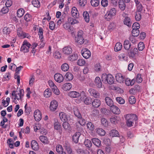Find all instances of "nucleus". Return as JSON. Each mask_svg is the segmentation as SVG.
Here are the masks:
<instances>
[{
    "label": "nucleus",
    "mask_w": 154,
    "mask_h": 154,
    "mask_svg": "<svg viewBox=\"0 0 154 154\" xmlns=\"http://www.w3.org/2000/svg\"><path fill=\"white\" fill-rule=\"evenodd\" d=\"M82 35V31H79L78 32L77 36L75 38V42L80 45L83 44L84 42V39Z\"/></svg>",
    "instance_id": "nucleus-6"
},
{
    "label": "nucleus",
    "mask_w": 154,
    "mask_h": 154,
    "mask_svg": "<svg viewBox=\"0 0 154 154\" xmlns=\"http://www.w3.org/2000/svg\"><path fill=\"white\" fill-rule=\"evenodd\" d=\"M138 51V49L137 48H131L129 50L127 51V53L130 58H134L135 57Z\"/></svg>",
    "instance_id": "nucleus-7"
},
{
    "label": "nucleus",
    "mask_w": 154,
    "mask_h": 154,
    "mask_svg": "<svg viewBox=\"0 0 154 154\" xmlns=\"http://www.w3.org/2000/svg\"><path fill=\"white\" fill-rule=\"evenodd\" d=\"M125 117L126 120L132 121L133 122H136L137 120V116L134 114H128L125 116Z\"/></svg>",
    "instance_id": "nucleus-8"
},
{
    "label": "nucleus",
    "mask_w": 154,
    "mask_h": 154,
    "mask_svg": "<svg viewBox=\"0 0 154 154\" xmlns=\"http://www.w3.org/2000/svg\"><path fill=\"white\" fill-rule=\"evenodd\" d=\"M60 119L62 121H66L68 120V116L63 112H61L59 114Z\"/></svg>",
    "instance_id": "nucleus-19"
},
{
    "label": "nucleus",
    "mask_w": 154,
    "mask_h": 154,
    "mask_svg": "<svg viewBox=\"0 0 154 154\" xmlns=\"http://www.w3.org/2000/svg\"><path fill=\"white\" fill-rule=\"evenodd\" d=\"M68 22L70 25H73L76 23H77V20L75 19H73L72 18H69L68 19Z\"/></svg>",
    "instance_id": "nucleus-49"
},
{
    "label": "nucleus",
    "mask_w": 154,
    "mask_h": 154,
    "mask_svg": "<svg viewBox=\"0 0 154 154\" xmlns=\"http://www.w3.org/2000/svg\"><path fill=\"white\" fill-rule=\"evenodd\" d=\"M93 144L97 147H99L101 145V142L100 140L96 138H93L92 139Z\"/></svg>",
    "instance_id": "nucleus-28"
},
{
    "label": "nucleus",
    "mask_w": 154,
    "mask_h": 154,
    "mask_svg": "<svg viewBox=\"0 0 154 154\" xmlns=\"http://www.w3.org/2000/svg\"><path fill=\"white\" fill-rule=\"evenodd\" d=\"M43 29L41 27H40L39 29V31L38 34L39 35L40 39L44 38V36L43 35Z\"/></svg>",
    "instance_id": "nucleus-55"
},
{
    "label": "nucleus",
    "mask_w": 154,
    "mask_h": 154,
    "mask_svg": "<svg viewBox=\"0 0 154 154\" xmlns=\"http://www.w3.org/2000/svg\"><path fill=\"white\" fill-rule=\"evenodd\" d=\"M109 135L112 137H118L119 135L118 131L115 129L111 130L109 132Z\"/></svg>",
    "instance_id": "nucleus-25"
},
{
    "label": "nucleus",
    "mask_w": 154,
    "mask_h": 154,
    "mask_svg": "<svg viewBox=\"0 0 154 154\" xmlns=\"http://www.w3.org/2000/svg\"><path fill=\"white\" fill-rule=\"evenodd\" d=\"M24 19L26 21L28 22L31 19V16L29 14H27L24 16Z\"/></svg>",
    "instance_id": "nucleus-60"
},
{
    "label": "nucleus",
    "mask_w": 154,
    "mask_h": 154,
    "mask_svg": "<svg viewBox=\"0 0 154 154\" xmlns=\"http://www.w3.org/2000/svg\"><path fill=\"white\" fill-rule=\"evenodd\" d=\"M105 100L106 104L110 107L114 105L113 101L109 97H106L105 98Z\"/></svg>",
    "instance_id": "nucleus-27"
},
{
    "label": "nucleus",
    "mask_w": 154,
    "mask_h": 154,
    "mask_svg": "<svg viewBox=\"0 0 154 154\" xmlns=\"http://www.w3.org/2000/svg\"><path fill=\"white\" fill-rule=\"evenodd\" d=\"M72 52V49L69 46L64 47L63 49V53L66 55H68L71 54Z\"/></svg>",
    "instance_id": "nucleus-14"
},
{
    "label": "nucleus",
    "mask_w": 154,
    "mask_h": 154,
    "mask_svg": "<svg viewBox=\"0 0 154 154\" xmlns=\"http://www.w3.org/2000/svg\"><path fill=\"white\" fill-rule=\"evenodd\" d=\"M78 11L76 8L75 7H73L72 9L71 14L72 16L74 17H77L78 16Z\"/></svg>",
    "instance_id": "nucleus-30"
},
{
    "label": "nucleus",
    "mask_w": 154,
    "mask_h": 154,
    "mask_svg": "<svg viewBox=\"0 0 154 154\" xmlns=\"http://www.w3.org/2000/svg\"><path fill=\"white\" fill-rule=\"evenodd\" d=\"M34 116L36 121H40L42 118V114L40 111L38 109L35 110L34 112Z\"/></svg>",
    "instance_id": "nucleus-11"
},
{
    "label": "nucleus",
    "mask_w": 154,
    "mask_h": 154,
    "mask_svg": "<svg viewBox=\"0 0 154 154\" xmlns=\"http://www.w3.org/2000/svg\"><path fill=\"white\" fill-rule=\"evenodd\" d=\"M103 143L107 146H109L111 144V141L109 138H106L104 139Z\"/></svg>",
    "instance_id": "nucleus-63"
},
{
    "label": "nucleus",
    "mask_w": 154,
    "mask_h": 154,
    "mask_svg": "<svg viewBox=\"0 0 154 154\" xmlns=\"http://www.w3.org/2000/svg\"><path fill=\"white\" fill-rule=\"evenodd\" d=\"M102 80L105 83L109 84H112L114 81V79L112 75L110 74L106 75V74H103L102 75Z\"/></svg>",
    "instance_id": "nucleus-1"
},
{
    "label": "nucleus",
    "mask_w": 154,
    "mask_h": 154,
    "mask_svg": "<svg viewBox=\"0 0 154 154\" xmlns=\"http://www.w3.org/2000/svg\"><path fill=\"white\" fill-rule=\"evenodd\" d=\"M135 36H134L133 35L130 36L129 37V39L130 40L131 42L132 43L134 44H136L137 43V40H136L135 38L134 37Z\"/></svg>",
    "instance_id": "nucleus-64"
},
{
    "label": "nucleus",
    "mask_w": 154,
    "mask_h": 154,
    "mask_svg": "<svg viewBox=\"0 0 154 154\" xmlns=\"http://www.w3.org/2000/svg\"><path fill=\"white\" fill-rule=\"evenodd\" d=\"M80 136V133L77 132L73 135L72 139L75 143H77L78 142L79 138Z\"/></svg>",
    "instance_id": "nucleus-31"
},
{
    "label": "nucleus",
    "mask_w": 154,
    "mask_h": 154,
    "mask_svg": "<svg viewBox=\"0 0 154 154\" xmlns=\"http://www.w3.org/2000/svg\"><path fill=\"white\" fill-rule=\"evenodd\" d=\"M141 18V12L136 11L135 13V18L137 21L140 20Z\"/></svg>",
    "instance_id": "nucleus-47"
},
{
    "label": "nucleus",
    "mask_w": 154,
    "mask_h": 154,
    "mask_svg": "<svg viewBox=\"0 0 154 154\" xmlns=\"http://www.w3.org/2000/svg\"><path fill=\"white\" fill-rule=\"evenodd\" d=\"M136 81L138 83H141L142 81V78H141V75L140 74H138L136 77Z\"/></svg>",
    "instance_id": "nucleus-59"
},
{
    "label": "nucleus",
    "mask_w": 154,
    "mask_h": 154,
    "mask_svg": "<svg viewBox=\"0 0 154 154\" xmlns=\"http://www.w3.org/2000/svg\"><path fill=\"white\" fill-rule=\"evenodd\" d=\"M119 6L120 9L124 11L126 8V5L123 0H120L119 2Z\"/></svg>",
    "instance_id": "nucleus-24"
},
{
    "label": "nucleus",
    "mask_w": 154,
    "mask_h": 154,
    "mask_svg": "<svg viewBox=\"0 0 154 154\" xmlns=\"http://www.w3.org/2000/svg\"><path fill=\"white\" fill-rule=\"evenodd\" d=\"M138 49L140 51H142L144 48V45L143 42H140L138 45Z\"/></svg>",
    "instance_id": "nucleus-57"
},
{
    "label": "nucleus",
    "mask_w": 154,
    "mask_h": 154,
    "mask_svg": "<svg viewBox=\"0 0 154 154\" xmlns=\"http://www.w3.org/2000/svg\"><path fill=\"white\" fill-rule=\"evenodd\" d=\"M73 109L74 114L79 119L78 122L79 124L82 126L85 125L86 124L85 120L82 118L79 109L76 108H75Z\"/></svg>",
    "instance_id": "nucleus-2"
},
{
    "label": "nucleus",
    "mask_w": 154,
    "mask_h": 154,
    "mask_svg": "<svg viewBox=\"0 0 154 154\" xmlns=\"http://www.w3.org/2000/svg\"><path fill=\"white\" fill-rule=\"evenodd\" d=\"M58 106L57 102L55 100L52 101L50 103V109L51 111H54L57 109Z\"/></svg>",
    "instance_id": "nucleus-15"
},
{
    "label": "nucleus",
    "mask_w": 154,
    "mask_h": 154,
    "mask_svg": "<svg viewBox=\"0 0 154 154\" xmlns=\"http://www.w3.org/2000/svg\"><path fill=\"white\" fill-rule=\"evenodd\" d=\"M84 144L88 148L91 147L92 145L91 142L88 139L85 140L84 142Z\"/></svg>",
    "instance_id": "nucleus-44"
},
{
    "label": "nucleus",
    "mask_w": 154,
    "mask_h": 154,
    "mask_svg": "<svg viewBox=\"0 0 154 154\" xmlns=\"http://www.w3.org/2000/svg\"><path fill=\"white\" fill-rule=\"evenodd\" d=\"M116 9L114 8H112L106 14L104 18L107 21H109L116 15Z\"/></svg>",
    "instance_id": "nucleus-3"
},
{
    "label": "nucleus",
    "mask_w": 154,
    "mask_h": 154,
    "mask_svg": "<svg viewBox=\"0 0 154 154\" xmlns=\"http://www.w3.org/2000/svg\"><path fill=\"white\" fill-rule=\"evenodd\" d=\"M87 126L88 128L91 131H93L94 129V125L91 122H88L87 123Z\"/></svg>",
    "instance_id": "nucleus-52"
},
{
    "label": "nucleus",
    "mask_w": 154,
    "mask_h": 154,
    "mask_svg": "<svg viewBox=\"0 0 154 154\" xmlns=\"http://www.w3.org/2000/svg\"><path fill=\"white\" fill-rule=\"evenodd\" d=\"M101 104V101L99 99H94L92 102V105L94 108H98Z\"/></svg>",
    "instance_id": "nucleus-18"
},
{
    "label": "nucleus",
    "mask_w": 154,
    "mask_h": 154,
    "mask_svg": "<svg viewBox=\"0 0 154 154\" xmlns=\"http://www.w3.org/2000/svg\"><path fill=\"white\" fill-rule=\"evenodd\" d=\"M128 101L129 103L131 104H133L135 103L136 102L135 97L133 96H130L128 98Z\"/></svg>",
    "instance_id": "nucleus-51"
},
{
    "label": "nucleus",
    "mask_w": 154,
    "mask_h": 154,
    "mask_svg": "<svg viewBox=\"0 0 154 154\" xmlns=\"http://www.w3.org/2000/svg\"><path fill=\"white\" fill-rule=\"evenodd\" d=\"M97 133L100 136H104L105 134V131L102 128H99L97 129Z\"/></svg>",
    "instance_id": "nucleus-43"
},
{
    "label": "nucleus",
    "mask_w": 154,
    "mask_h": 154,
    "mask_svg": "<svg viewBox=\"0 0 154 154\" xmlns=\"http://www.w3.org/2000/svg\"><path fill=\"white\" fill-rule=\"evenodd\" d=\"M31 46V44L28 42L24 41L20 48V51L23 53H27L29 51V48Z\"/></svg>",
    "instance_id": "nucleus-5"
},
{
    "label": "nucleus",
    "mask_w": 154,
    "mask_h": 154,
    "mask_svg": "<svg viewBox=\"0 0 154 154\" xmlns=\"http://www.w3.org/2000/svg\"><path fill=\"white\" fill-rule=\"evenodd\" d=\"M12 95L14 96L15 97L14 100L16 99L18 100L21 99L23 96V89H17L16 91H13L12 93Z\"/></svg>",
    "instance_id": "nucleus-4"
},
{
    "label": "nucleus",
    "mask_w": 154,
    "mask_h": 154,
    "mask_svg": "<svg viewBox=\"0 0 154 154\" xmlns=\"http://www.w3.org/2000/svg\"><path fill=\"white\" fill-rule=\"evenodd\" d=\"M82 55L86 59L89 58L91 56V53L89 50L87 48H85L82 51Z\"/></svg>",
    "instance_id": "nucleus-13"
},
{
    "label": "nucleus",
    "mask_w": 154,
    "mask_h": 154,
    "mask_svg": "<svg viewBox=\"0 0 154 154\" xmlns=\"http://www.w3.org/2000/svg\"><path fill=\"white\" fill-rule=\"evenodd\" d=\"M122 48V44L120 42H117L116 44L114 50L116 51H120Z\"/></svg>",
    "instance_id": "nucleus-35"
},
{
    "label": "nucleus",
    "mask_w": 154,
    "mask_h": 154,
    "mask_svg": "<svg viewBox=\"0 0 154 154\" xmlns=\"http://www.w3.org/2000/svg\"><path fill=\"white\" fill-rule=\"evenodd\" d=\"M131 32L133 34L132 35L135 37L137 36L140 34V31L139 29H133L132 30Z\"/></svg>",
    "instance_id": "nucleus-58"
},
{
    "label": "nucleus",
    "mask_w": 154,
    "mask_h": 154,
    "mask_svg": "<svg viewBox=\"0 0 154 154\" xmlns=\"http://www.w3.org/2000/svg\"><path fill=\"white\" fill-rule=\"evenodd\" d=\"M40 141L43 143H46L47 142L48 139L47 137L44 136H41L39 137Z\"/></svg>",
    "instance_id": "nucleus-53"
},
{
    "label": "nucleus",
    "mask_w": 154,
    "mask_h": 154,
    "mask_svg": "<svg viewBox=\"0 0 154 154\" xmlns=\"http://www.w3.org/2000/svg\"><path fill=\"white\" fill-rule=\"evenodd\" d=\"M54 78L55 80L58 83H61L63 80L64 78L63 76L61 74L58 73L55 74Z\"/></svg>",
    "instance_id": "nucleus-12"
},
{
    "label": "nucleus",
    "mask_w": 154,
    "mask_h": 154,
    "mask_svg": "<svg viewBox=\"0 0 154 154\" xmlns=\"http://www.w3.org/2000/svg\"><path fill=\"white\" fill-rule=\"evenodd\" d=\"M101 122L103 126L105 127H106L108 125V123L107 120L104 118H102L101 120Z\"/></svg>",
    "instance_id": "nucleus-45"
},
{
    "label": "nucleus",
    "mask_w": 154,
    "mask_h": 154,
    "mask_svg": "<svg viewBox=\"0 0 154 154\" xmlns=\"http://www.w3.org/2000/svg\"><path fill=\"white\" fill-rule=\"evenodd\" d=\"M117 101L120 104H123L125 102V100L121 97H117L116 98Z\"/></svg>",
    "instance_id": "nucleus-61"
},
{
    "label": "nucleus",
    "mask_w": 154,
    "mask_h": 154,
    "mask_svg": "<svg viewBox=\"0 0 154 154\" xmlns=\"http://www.w3.org/2000/svg\"><path fill=\"white\" fill-rule=\"evenodd\" d=\"M77 64L81 66H84L85 63V62L83 59H79L77 62Z\"/></svg>",
    "instance_id": "nucleus-56"
},
{
    "label": "nucleus",
    "mask_w": 154,
    "mask_h": 154,
    "mask_svg": "<svg viewBox=\"0 0 154 154\" xmlns=\"http://www.w3.org/2000/svg\"><path fill=\"white\" fill-rule=\"evenodd\" d=\"M62 70L66 72L69 69V66L68 64L67 63H63L61 66Z\"/></svg>",
    "instance_id": "nucleus-48"
},
{
    "label": "nucleus",
    "mask_w": 154,
    "mask_h": 154,
    "mask_svg": "<svg viewBox=\"0 0 154 154\" xmlns=\"http://www.w3.org/2000/svg\"><path fill=\"white\" fill-rule=\"evenodd\" d=\"M131 44L128 40H126L124 42V47L126 50L128 51L130 49Z\"/></svg>",
    "instance_id": "nucleus-26"
},
{
    "label": "nucleus",
    "mask_w": 154,
    "mask_h": 154,
    "mask_svg": "<svg viewBox=\"0 0 154 154\" xmlns=\"http://www.w3.org/2000/svg\"><path fill=\"white\" fill-rule=\"evenodd\" d=\"M24 13V11L22 8L19 9L17 12V16L19 17H21Z\"/></svg>",
    "instance_id": "nucleus-39"
},
{
    "label": "nucleus",
    "mask_w": 154,
    "mask_h": 154,
    "mask_svg": "<svg viewBox=\"0 0 154 154\" xmlns=\"http://www.w3.org/2000/svg\"><path fill=\"white\" fill-rule=\"evenodd\" d=\"M32 4L34 7L37 8L40 6V2L38 0H33L32 1Z\"/></svg>",
    "instance_id": "nucleus-46"
},
{
    "label": "nucleus",
    "mask_w": 154,
    "mask_h": 154,
    "mask_svg": "<svg viewBox=\"0 0 154 154\" xmlns=\"http://www.w3.org/2000/svg\"><path fill=\"white\" fill-rule=\"evenodd\" d=\"M62 126L64 129L65 130H69L70 128L69 124L66 122H64L63 123Z\"/></svg>",
    "instance_id": "nucleus-50"
},
{
    "label": "nucleus",
    "mask_w": 154,
    "mask_h": 154,
    "mask_svg": "<svg viewBox=\"0 0 154 154\" xmlns=\"http://www.w3.org/2000/svg\"><path fill=\"white\" fill-rule=\"evenodd\" d=\"M88 91L91 95L95 98H98L100 97V94L94 89L90 88Z\"/></svg>",
    "instance_id": "nucleus-10"
},
{
    "label": "nucleus",
    "mask_w": 154,
    "mask_h": 154,
    "mask_svg": "<svg viewBox=\"0 0 154 154\" xmlns=\"http://www.w3.org/2000/svg\"><path fill=\"white\" fill-rule=\"evenodd\" d=\"M31 144L32 148L33 150H37L38 149V144L35 140H32L31 142Z\"/></svg>",
    "instance_id": "nucleus-22"
},
{
    "label": "nucleus",
    "mask_w": 154,
    "mask_h": 154,
    "mask_svg": "<svg viewBox=\"0 0 154 154\" xmlns=\"http://www.w3.org/2000/svg\"><path fill=\"white\" fill-rule=\"evenodd\" d=\"M11 32L9 28L7 27H5L3 29V32L4 35H8Z\"/></svg>",
    "instance_id": "nucleus-36"
},
{
    "label": "nucleus",
    "mask_w": 154,
    "mask_h": 154,
    "mask_svg": "<svg viewBox=\"0 0 154 154\" xmlns=\"http://www.w3.org/2000/svg\"><path fill=\"white\" fill-rule=\"evenodd\" d=\"M110 109L113 113L116 114H119L120 112V111L119 108L114 105L111 107Z\"/></svg>",
    "instance_id": "nucleus-21"
},
{
    "label": "nucleus",
    "mask_w": 154,
    "mask_h": 154,
    "mask_svg": "<svg viewBox=\"0 0 154 154\" xmlns=\"http://www.w3.org/2000/svg\"><path fill=\"white\" fill-rule=\"evenodd\" d=\"M123 22L125 24L129 27L131 26V22L130 18L128 17H126L124 19Z\"/></svg>",
    "instance_id": "nucleus-33"
},
{
    "label": "nucleus",
    "mask_w": 154,
    "mask_h": 154,
    "mask_svg": "<svg viewBox=\"0 0 154 154\" xmlns=\"http://www.w3.org/2000/svg\"><path fill=\"white\" fill-rule=\"evenodd\" d=\"M72 87V84L69 83H66L63 85L62 87V89L65 91L69 90Z\"/></svg>",
    "instance_id": "nucleus-29"
},
{
    "label": "nucleus",
    "mask_w": 154,
    "mask_h": 154,
    "mask_svg": "<svg viewBox=\"0 0 154 154\" xmlns=\"http://www.w3.org/2000/svg\"><path fill=\"white\" fill-rule=\"evenodd\" d=\"M68 95L72 98H77L80 96V94L78 92L75 91H71L68 93Z\"/></svg>",
    "instance_id": "nucleus-20"
},
{
    "label": "nucleus",
    "mask_w": 154,
    "mask_h": 154,
    "mask_svg": "<svg viewBox=\"0 0 154 154\" xmlns=\"http://www.w3.org/2000/svg\"><path fill=\"white\" fill-rule=\"evenodd\" d=\"M115 77L116 79L118 82L120 83L124 82L125 78L120 73L117 74Z\"/></svg>",
    "instance_id": "nucleus-16"
},
{
    "label": "nucleus",
    "mask_w": 154,
    "mask_h": 154,
    "mask_svg": "<svg viewBox=\"0 0 154 154\" xmlns=\"http://www.w3.org/2000/svg\"><path fill=\"white\" fill-rule=\"evenodd\" d=\"M56 150L57 152L60 154H63V153L64 154H66V152L63 151V147L61 145H57L56 146Z\"/></svg>",
    "instance_id": "nucleus-32"
},
{
    "label": "nucleus",
    "mask_w": 154,
    "mask_h": 154,
    "mask_svg": "<svg viewBox=\"0 0 154 154\" xmlns=\"http://www.w3.org/2000/svg\"><path fill=\"white\" fill-rule=\"evenodd\" d=\"M91 5L94 7H96L98 6L100 4L99 0H91Z\"/></svg>",
    "instance_id": "nucleus-38"
},
{
    "label": "nucleus",
    "mask_w": 154,
    "mask_h": 154,
    "mask_svg": "<svg viewBox=\"0 0 154 154\" xmlns=\"http://www.w3.org/2000/svg\"><path fill=\"white\" fill-rule=\"evenodd\" d=\"M52 94L51 90L47 88L44 92V96L45 97H50Z\"/></svg>",
    "instance_id": "nucleus-34"
},
{
    "label": "nucleus",
    "mask_w": 154,
    "mask_h": 154,
    "mask_svg": "<svg viewBox=\"0 0 154 154\" xmlns=\"http://www.w3.org/2000/svg\"><path fill=\"white\" fill-rule=\"evenodd\" d=\"M83 16L86 22L88 23L89 21L90 18L89 15L87 12H84L83 13Z\"/></svg>",
    "instance_id": "nucleus-42"
},
{
    "label": "nucleus",
    "mask_w": 154,
    "mask_h": 154,
    "mask_svg": "<svg viewBox=\"0 0 154 154\" xmlns=\"http://www.w3.org/2000/svg\"><path fill=\"white\" fill-rule=\"evenodd\" d=\"M135 83V80L133 79L131 80L129 78H127L125 79V84L127 86H132Z\"/></svg>",
    "instance_id": "nucleus-23"
},
{
    "label": "nucleus",
    "mask_w": 154,
    "mask_h": 154,
    "mask_svg": "<svg viewBox=\"0 0 154 154\" xmlns=\"http://www.w3.org/2000/svg\"><path fill=\"white\" fill-rule=\"evenodd\" d=\"M54 129L58 131L59 132H60L62 131V127L60 123L59 122L58 120L57 119H54Z\"/></svg>",
    "instance_id": "nucleus-9"
},
{
    "label": "nucleus",
    "mask_w": 154,
    "mask_h": 154,
    "mask_svg": "<svg viewBox=\"0 0 154 154\" xmlns=\"http://www.w3.org/2000/svg\"><path fill=\"white\" fill-rule=\"evenodd\" d=\"M53 92L56 94L58 95L60 94V91L57 87L55 86V87L52 88Z\"/></svg>",
    "instance_id": "nucleus-62"
},
{
    "label": "nucleus",
    "mask_w": 154,
    "mask_h": 154,
    "mask_svg": "<svg viewBox=\"0 0 154 154\" xmlns=\"http://www.w3.org/2000/svg\"><path fill=\"white\" fill-rule=\"evenodd\" d=\"M65 76L67 81H71L73 78V75L70 72H67Z\"/></svg>",
    "instance_id": "nucleus-37"
},
{
    "label": "nucleus",
    "mask_w": 154,
    "mask_h": 154,
    "mask_svg": "<svg viewBox=\"0 0 154 154\" xmlns=\"http://www.w3.org/2000/svg\"><path fill=\"white\" fill-rule=\"evenodd\" d=\"M77 58V56L76 54H72L71 56L68 57L69 60L71 61H73L76 60Z\"/></svg>",
    "instance_id": "nucleus-54"
},
{
    "label": "nucleus",
    "mask_w": 154,
    "mask_h": 154,
    "mask_svg": "<svg viewBox=\"0 0 154 154\" xmlns=\"http://www.w3.org/2000/svg\"><path fill=\"white\" fill-rule=\"evenodd\" d=\"M95 85L99 88L102 87V84L100 78L98 76L96 77L95 80Z\"/></svg>",
    "instance_id": "nucleus-17"
},
{
    "label": "nucleus",
    "mask_w": 154,
    "mask_h": 154,
    "mask_svg": "<svg viewBox=\"0 0 154 154\" xmlns=\"http://www.w3.org/2000/svg\"><path fill=\"white\" fill-rule=\"evenodd\" d=\"M92 99L90 97H86L85 99L84 102L86 105H89L92 103Z\"/></svg>",
    "instance_id": "nucleus-40"
},
{
    "label": "nucleus",
    "mask_w": 154,
    "mask_h": 154,
    "mask_svg": "<svg viewBox=\"0 0 154 154\" xmlns=\"http://www.w3.org/2000/svg\"><path fill=\"white\" fill-rule=\"evenodd\" d=\"M64 147H65L67 153L69 154L72 153V149L69 144L66 143L65 145H64Z\"/></svg>",
    "instance_id": "nucleus-41"
}]
</instances>
